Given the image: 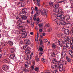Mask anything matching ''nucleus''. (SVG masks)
I'll use <instances>...</instances> for the list:
<instances>
[{
    "instance_id": "obj_1",
    "label": "nucleus",
    "mask_w": 73,
    "mask_h": 73,
    "mask_svg": "<svg viewBox=\"0 0 73 73\" xmlns=\"http://www.w3.org/2000/svg\"><path fill=\"white\" fill-rule=\"evenodd\" d=\"M65 17H64L60 19V20L58 19H56L54 21L55 22H56L58 25H64L66 24V23L64 21V20H65Z\"/></svg>"
},
{
    "instance_id": "obj_2",
    "label": "nucleus",
    "mask_w": 73,
    "mask_h": 73,
    "mask_svg": "<svg viewBox=\"0 0 73 73\" xmlns=\"http://www.w3.org/2000/svg\"><path fill=\"white\" fill-rule=\"evenodd\" d=\"M25 29H24L22 31H21V36L22 38H26L27 37V33H25Z\"/></svg>"
},
{
    "instance_id": "obj_3",
    "label": "nucleus",
    "mask_w": 73,
    "mask_h": 73,
    "mask_svg": "<svg viewBox=\"0 0 73 73\" xmlns=\"http://www.w3.org/2000/svg\"><path fill=\"white\" fill-rule=\"evenodd\" d=\"M55 42H56L57 45H58L59 44V45L61 47H62V44H61L62 43V39H59V40H57L56 39H55Z\"/></svg>"
},
{
    "instance_id": "obj_4",
    "label": "nucleus",
    "mask_w": 73,
    "mask_h": 73,
    "mask_svg": "<svg viewBox=\"0 0 73 73\" xmlns=\"http://www.w3.org/2000/svg\"><path fill=\"white\" fill-rule=\"evenodd\" d=\"M65 41H62V44L63 45H66V46L67 47V48H68L69 47H70V44L69 42H68L66 41V39L64 40Z\"/></svg>"
},
{
    "instance_id": "obj_5",
    "label": "nucleus",
    "mask_w": 73,
    "mask_h": 73,
    "mask_svg": "<svg viewBox=\"0 0 73 73\" xmlns=\"http://www.w3.org/2000/svg\"><path fill=\"white\" fill-rule=\"evenodd\" d=\"M62 29H63V31H64L65 33H64L65 34L67 35H69V30L68 29H65L64 28H62Z\"/></svg>"
},
{
    "instance_id": "obj_6",
    "label": "nucleus",
    "mask_w": 73,
    "mask_h": 73,
    "mask_svg": "<svg viewBox=\"0 0 73 73\" xmlns=\"http://www.w3.org/2000/svg\"><path fill=\"white\" fill-rule=\"evenodd\" d=\"M25 4L24 3V2H20L18 3V5H19L20 7H24L25 5Z\"/></svg>"
},
{
    "instance_id": "obj_7",
    "label": "nucleus",
    "mask_w": 73,
    "mask_h": 73,
    "mask_svg": "<svg viewBox=\"0 0 73 73\" xmlns=\"http://www.w3.org/2000/svg\"><path fill=\"white\" fill-rule=\"evenodd\" d=\"M2 68L3 70L6 71L8 70V67L6 65H4L2 67Z\"/></svg>"
},
{
    "instance_id": "obj_8",
    "label": "nucleus",
    "mask_w": 73,
    "mask_h": 73,
    "mask_svg": "<svg viewBox=\"0 0 73 73\" xmlns=\"http://www.w3.org/2000/svg\"><path fill=\"white\" fill-rule=\"evenodd\" d=\"M59 70L60 72H61L62 71H65V68L62 66V67H61V66H60L59 67Z\"/></svg>"
},
{
    "instance_id": "obj_9",
    "label": "nucleus",
    "mask_w": 73,
    "mask_h": 73,
    "mask_svg": "<svg viewBox=\"0 0 73 73\" xmlns=\"http://www.w3.org/2000/svg\"><path fill=\"white\" fill-rule=\"evenodd\" d=\"M4 61L6 62H7L8 63H11V64L12 63V61H11V60L8 58L5 59Z\"/></svg>"
},
{
    "instance_id": "obj_10",
    "label": "nucleus",
    "mask_w": 73,
    "mask_h": 73,
    "mask_svg": "<svg viewBox=\"0 0 73 73\" xmlns=\"http://www.w3.org/2000/svg\"><path fill=\"white\" fill-rule=\"evenodd\" d=\"M24 42L26 44H28V45H29L30 44H31V42H30V40H29L28 39H25L24 40Z\"/></svg>"
},
{
    "instance_id": "obj_11",
    "label": "nucleus",
    "mask_w": 73,
    "mask_h": 73,
    "mask_svg": "<svg viewBox=\"0 0 73 73\" xmlns=\"http://www.w3.org/2000/svg\"><path fill=\"white\" fill-rule=\"evenodd\" d=\"M72 40L70 42V46H68V48L70 49V47H72L73 46V38H71Z\"/></svg>"
},
{
    "instance_id": "obj_12",
    "label": "nucleus",
    "mask_w": 73,
    "mask_h": 73,
    "mask_svg": "<svg viewBox=\"0 0 73 73\" xmlns=\"http://www.w3.org/2000/svg\"><path fill=\"white\" fill-rule=\"evenodd\" d=\"M72 38H73V37H70V36H68V37H67L66 38V40H67L68 42H70L72 41Z\"/></svg>"
},
{
    "instance_id": "obj_13",
    "label": "nucleus",
    "mask_w": 73,
    "mask_h": 73,
    "mask_svg": "<svg viewBox=\"0 0 73 73\" xmlns=\"http://www.w3.org/2000/svg\"><path fill=\"white\" fill-rule=\"evenodd\" d=\"M17 28H18V29H22V30L21 31H23V30L25 29V28L23 26H20L19 25H18L17 26Z\"/></svg>"
},
{
    "instance_id": "obj_14",
    "label": "nucleus",
    "mask_w": 73,
    "mask_h": 73,
    "mask_svg": "<svg viewBox=\"0 0 73 73\" xmlns=\"http://www.w3.org/2000/svg\"><path fill=\"white\" fill-rule=\"evenodd\" d=\"M65 17L67 21H68V20L70 19V16L68 15H66Z\"/></svg>"
},
{
    "instance_id": "obj_15",
    "label": "nucleus",
    "mask_w": 73,
    "mask_h": 73,
    "mask_svg": "<svg viewBox=\"0 0 73 73\" xmlns=\"http://www.w3.org/2000/svg\"><path fill=\"white\" fill-rule=\"evenodd\" d=\"M15 57V55L14 54H11L9 56V57L11 59H13Z\"/></svg>"
},
{
    "instance_id": "obj_16",
    "label": "nucleus",
    "mask_w": 73,
    "mask_h": 73,
    "mask_svg": "<svg viewBox=\"0 0 73 73\" xmlns=\"http://www.w3.org/2000/svg\"><path fill=\"white\" fill-rule=\"evenodd\" d=\"M22 12L25 14V13H27L28 12V10L27 9L24 8L22 9Z\"/></svg>"
},
{
    "instance_id": "obj_17",
    "label": "nucleus",
    "mask_w": 73,
    "mask_h": 73,
    "mask_svg": "<svg viewBox=\"0 0 73 73\" xmlns=\"http://www.w3.org/2000/svg\"><path fill=\"white\" fill-rule=\"evenodd\" d=\"M56 10H58V12H61L62 13H64V12L62 11V9L61 8H60L59 9H57Z\"/></svg>"
},
{
    "instance_id": "obj_18",
    "label": "nucleus",
    "mask_w": 73,
    "mask_h": 73,
    "mask_svg": "<svg viewBox=\"0 0 73 73\" xmlns=\"http://www.w3.org/2000/svg\"><path fill=\"white\" fill-rule=\"evenodd\" d=\"M25 53L26 54H29L30 53V50H29V48L26 50Z\"/></svg>"
},
{
    "instance_id": "obj_19",
    "label": "nucleus",
    "mask_w": 73,
    "mask_h": 73,
    "mask_svg": "<svg viewBox=\"0 0 73 73\" xmlns=\"http://www.w3.org/2000/svg\"><path fill=\"white\" fill-rule=\"evenodd\" d=\"M67 48H68L67 46H63V49L64 50V51H65V52H66V51H67V50H68V49H67Z\"/></svg>"
},
{
    "instance_id": "obj_20",
    "label": "nucleus",
    "mask_w": 73,
    "mask_h": 73,
    "mask_svg": "<svg viewBox=\"0 0 73 73\" xmlns=\"http://www.w3.org/2000/svg\"><path fill=\"white\" fill-rule=\"evenodd\" d=\"M44 14L45 15V16L47 17V14H48V10L46 9H44Z\"/></svg>"
},
{
    "instance_id": "obj_21",
    "label": "nucleus",
    "mask_w": 73,
    "mask_h": 73,
    "mask_svg": "<svg viewBox=\"0 0 73 73\" xmlns=\"http://www.w3.org/2000/svg\"><path fill=\"white\" fill-rule=\"evenodd\" d=\"M62 57H64L65 56V55H66V54L65 53V52L63 51L62 52Z\"/></svg>"
},
{
    "instance_id": "obj_22",
    "label": "nucleus",
    "mask_w": 73,
    "mask_h": 73,
    "mask_svg": "<svg viewBox=\"0 0 73 73\" xmlns=\"http://www.w3.org/2000/svg\"><path fill=\"white\" fill-rule=\"evenodd\" d=\"M29 48L28 47V46L27 45H25L23 46V49L25 50L29 49Z\"/></svg>"
},
{
    "instance_id": "obj_23",
    "label": "nucleus",
    "mask_w": 73,
    "mask_h": 73,
    "mask_svg": "<svg viewBox=\"0 0 73 73\" xmlns=\"http://www.w3.org/2000/svg\"><path fill=\"white\" fill-rule=\"evenodd\" d=\"M66 35V34H65L64 33L62 34L61 36L62 37V38H64V39H65L66 38V37H67L65 36Z\"/></svg>"
},
{
    "instance_id": "obj_24",
    "label": "nucleus",
    "mask_w": 73,
    "mask_h": 73,
    "mask_svg": "<svg viewBox=\"0 0 73 73\" xmlns=\"http://www.w3.org/2000/svg\"><path fill=\"white\" fill-rule=\"evenodd\" d=\"M57 47V46L54 43H53L52 48L53 49H55Z\"/></svg>"
},
{
    "instance_id": "obj_25",
    "label": "nucleus",
    "mask_w": 73,
    "mask_h": 73,
    "mask_svg": "<svg viewBox=\"0 0 73 73\" xmlns=\"http://www.w3.org/2000/svg\"><path fill=\"white\" fill-rule=\"evenodd\" d=\"M40 2V0H37L36 1V4L38 5V7H40V4L39 3Z\"/></svg>"
},
{
    "instance_id": "obj_26",
    "label": "nucleus",
    "mask_w": 73,
    "mask_h": 73,
    "mask_svg": "<svg viewBox=\"0 0 73 73\" xmlns=\"http://www.w3.org/2000/svg\"><path fill=\"white\" fill-rule=\"evenodd\" d=\"M30 58L29 57V56H24V58L25 59V60H28V58Z\"/></svg>"
},
{
    "instance_id": "obj_27",
    "label": "nucleus",
    "mask_w": 73,
    "mask_h": 73,
    "mask_svg": "<svg viewBox=\"0 0 73 73\" xmlns=\"http://www.w3.org/2000/svg\"><path fill=\"white\" fill-rule=\"evenodd\" d=\"M10 51L11 53H14L15 52V49L13 48H11L10 49Z\"/></svg>"
},
{
    "instance_id": "obj_28",
    "label": "nucleus",
    "mask_w": 73,
    "mask_h": 73,
    "mask_svg": "<svg viewBox=\"0 0 73 73\" xmlns=\"http://www.w3.org/2000/svg\"><path fill=\"white\" fill-rule=\"evenodd\" d=\"M8 43L9 44V45H13V42L11 41H8Z\"/></svg>"
},
{
    "instance_id": "obj_29",
    "label": "nucleus",
    "mask_w": 73,
    "mask_h": 73,
    "mask_svg": "<svg viewBox=\"0 0 73 73\" xmlns=\"http://www.w3.org/2000/svg\"><path fill=\"white\" fill-rule=\"evenodd\" d=\"M66 59L68 62H70L71 61V59L68 58L67 56L66 57Z\"/></svg>"
},
{
    "instance_id": "obj_30",
    "label": "nucleus",
    "mask_w": 73,
    "mask_h": 73,
    "mask_svg": "<svg viewBox=\"0 0 73 73\" xmlns=\"http://www.w3.org/2000/svg\"><path fill=\"white\" fill-rule=\"evenodd\" d=\"M25 65L26 67H28L29 66V63L28 62H26L25 63Z\"/></svg>"
},
{
    "instance_id": "obj_31",
    "label": "nucleus",
    "mask_w": 73,
    "mask_h": 73,
    "mask_svg": "<svg viewBox=\"0 0 73 73\" xmlns=\"http://www.w3.org/2000/svg\"><path fill=\"white\" fill-rule=\"evenodd\" d=\"M15 33L16 34H17L18 35H19V34H21V31H20V32L18 30H17L15 31Z\"/></svg>"
},
{
    "instance_id": "obj_32",
    "label": "nucleus",
    "mask_w": 73,
    "mask_h": 73,
    "mask_svg": "<svg viewBox=\"0 0 73 73\" xmlns=\"http://www.w3.org/2000/svg\"><path fill=\"white\" fill-rule=\"evenodd\" d=\"M22 18L23 20H25L27 19V17L26 16H23L22 17Z\"/></svg>"
},
{
    "instance_id": "obj_33",
    "label": "nucleus",
    "mask_w": 73,
    "mask_h": 73,
    "mask_svg": "<svg viewBox=\"0 0 73 73\" xmlns=\"http://www.w3.org/2000/svg\"><path fill=\"white\" fill-rule=\"evenodd\" d=\"M23 70L25 72H29V70L25 68H24Z\"/></svg>"
},
{
    "instance_id": "obj_34",
    "label": "nucleus",
    "mask_w": 73,
    "mask_h": 73,
    "mask_svg": "<svg viewBox=\"0 0 73 73\" xmlns=\"http://www.w3.org/2000/svg\"><path fill=\"white\" fill-rule=\"evenodd\" d=\"M6 42H3L2 44V46H5L6 45Z\"/></svg>"
},
{
    "instance_id": "obj_35",
    "label": "nucleus",
    "mask_w": 73,
    "mask_h": 73,
    "mask_svg": "<svg viewBox=\"0 0 73 73\" xmlns=\"http://www.w3.org/2000/svg\"><path fill=\"white\" fill-rule=\"evenodd\" d=\"M22 21H21L18 20L17 22V23L18 24H19V25H20V24H22Z\"/></svg>"
},
{
    "instance_id": "obj_36",
    "label": "nucleus",
    "mask_w": 73,
    "mask_h": 73,
    "mask_svg": "<svg viewBox=\"0 0 73 73\" xmlns=\"http://www.w3.org/2000/svg\"><path fill=\"white\" fill-rule=\"evenodd\" d=\"M24 14H25L23 11L22 12H21L19 13V15L21 16H24Z\"/></svg>"
},
{
    "instance_id": "obj_37",
    "label": "nucleus",
    "mask_w": 73,
    "mask_h": 73,
    "mask_svg": "<svg viewBox=\"0 0 73 73\" xmlns=\"http://www.w3.org/2000/svg\"><path fill=\"white\" fill-rule=\"evenodd\" d=\"M51 54L52 56V57H54V56H55V54H54V52H51Z\"/></svg>"
},
{
    "instance_id": "obj_38",
    "label": "nucleus",
    "mask_w": 73,
    "mask_h": 73,
    "mask_svg": "<svg viewBox=\"0 0 73 73\" xmlns=\"http://www.w3.org/2000/svg\"><path fill=\"white\" fill-rule=\"evenodd\" d=\"M40 12L41 15H44V12H43V11L42 10H40Z\"/></svg>"
},
{
    "instance_id": "obj_39",
    "label": "nucleus",
    "mask_w": 73,
    "mask_h": 73,
    "mask_svg": "<svg viewBox=\"0 0 73 73\" xmlns=\"http://www.w3.org/2000/svg\"><path fill=\"white\" fill-rule=\"evenodd\" d=\"M49 4L50 7H53V3L52 2L49 3Z\"/></svg>"
},
{
    "instance_id": "obj_40",
    "label": "nucleus",
    "mask_w": 73,
    "mask_h": 73,
    "mask_svg": "<svg viewBox=\"0 0 73 73\" xmlns=\"http://www.w3.org/2000/svg\"><path fill=\"white\" fill-rule=\"evenodd\" d=\"M59 4H56V5H54V7H56V8H58V7H59Z\"/></svg>"
},
{
    "instance_id": "obj_41",
    "label": "nucleus",
    "mask_w": 73,
    "mask_h": 73,
    "mask_svg": "<svg viewBox=\"0 0 73 73\" xmlns=\"http://www.w3.org/2000/svg\"><path fill=\"white\" fill-rule=\"evenodd\" d=\"M69 53L70 55H72V54H71L73 53V51H72V50H70L69 51Z\"/></svg>"
},
{
    "instance_id": "obj_42",
    "label": "nucleus",
    "mask_w": 73,
    "mask_h": 73,
    "mask_svg": "<svg viewBox=\"0 0 73 73\" xmlns=\"http://www.w3.org/2000/svg\"><path fill=\"white\" fill-rule=\"evenodd\" d=\"M53 73H58V71H57V70H54L53 72Z\"/></svg>"
},
{
    "instance_id": "obj_43",
    "label": "nucleus",
    "mask_w": 73,
    "mask_h": 73,
    "mask_svg": "<svg viewBox=\"0 0 73 73\" xmlns=\"http://www.w3.org/2000/svg\"><path fill=\"white\" fill-rule=\"evenodd\" d=\"M39 40L40 41V45H42V41L41 40V39H39Z\"/></svg>"
},
{
    "instance_id": "obj_44",
    "label": "nucleus",
    "mask_w": 73,
    "mask_h": 73,
    "mask_svg": "<svg viewBox=\"0 0 73 73\" xmlns=\"http://www.w3.org/2000/svg\"><path fill=\"white\" fill-rule=\"evenodd\" d=\"M61 62H62V61H57L56 62L58 63V64H59V65H61Z\"/></svg>"
},
{
    "instance_id": "obj_45",
    "label": "nucleus",
    "mask_w": 73,
    "mask_h": 73,
    "mask_svg": "<svg viewBox=\"0 0 73 73\" xmlns=\"http://www.w3.org/2000/svg\"><path fill=\"white\" fill-rule=\"evenodd\" d=\"M38 26L40 28L41 27H43V24L40 23L38 25Z\"/></svg>"
},
{
    "instance_id": "obj_46",
    "label": "nucleus",
    "mask_w": 73,
    "mask_h": 73,
    "mask_svg": "<svg viewBox=\"0 0 73 73\" xmlns=\"http://www.w3.org/2000/svg\"><path fill=\"white\" fill-rule=\"evenodd\" d=\"M35 8L36 12L37 13V12H38V9L37 8V7H35Z\"/></svg>"
},
{
    "instance_id": "obj_47",
    "label": "nucleus",
    "mask_w": 73,
    "mask_h": 73,
    "mask_svg": "<svg viewBox=\"0 0 73 73\" xmlns=\"http://www.w3.org/2000/svg\"><path fill=\"white\" fill-rule=\"evenodd\" d=\"M33 19L34 21H36V15H34Z\"/></svg>"
},
{
    "instance_id": "obj_48",
    "label": "nucleus",
    "mask_w": 73,
    "mask_h": 73,
    "mask_svg": "<svg viewBox=\"0 0 73 73\" xmlns=\"http://www.w3.org/2000/svg\"><path fill=\"white\" fill-rule=\"evenodd\" d=\"M33 52L31 53V55L29 56V57H30V58H32V56H33Z\"/></svg>"
},
{
    "instance_id": "obj_49",
    "label": "nucleus",
    "mask_w": 73,
    "mask_h": 73,
    "mask_svg": "<svg viewBox=\"0 0 73 73\" xmlns=\"http://www.w3.org/2000/svg\"><path fill=\"white\" fill-rule=\"evenodd\" d=\"M41 60V61H43V62H44V63L46 62V61H45V59H44V58H42Z\"/></svg>"
},
{
    "instance_id": "obj_50",
    "label": "nucleus",
    "mask_w": 73,
    "mask_h": 73,
    "mask_svg": "<svg viewBox=\"0 0 73 73\" xmlns=\"http://www.w3.org/2000/svg\"><path fill=\"white\" fill-rule=\"evenodd\" d=\"M39 49L40 52H42V51H43V49H42V47H40Z\"/></svg>"
},
{
    "instance_id": "obj_51",
    "label": "nucleus",
    "mask_w": 73,
    "mask_h": 73,
    "mask_svg": "<svg viewBox=\"0 0 73 73\" xmlns=\"http://www.w3.org/2000/svg\"><path fill=\"white\" fill-rule=\"evenodd\" d=\"M35 70L36 71H38V68L37 67L35 68Z\"/></svg>"
},
{
    "instance_id": "obj_52",
    "label": "nucleus",
    "mask_w": 73,
    "mask_h": 73,
    "mask_svg": "<svg viewBox=\"0 0 73 73\" xmlns=\"http://www.w3.org/2000/svg\"><path fill=\"white\" fill-rule=\"evenodd\" d=\"M29 2H31V1H32V0H27V3L29 4V3H30V2H29Z\"/></svg>"
},
{
    "instance_id": "obj_53",
    "label": "nucleus",
    "mask_w": 73,
    "mask_h": 73,
    "mask_svg": "<svg viewBox=\"0 0 73 73\" xmlns=\"http://www.w3.org/2000/svg\"><path fill=\"white\" fill-rule=\"evenodd\" d=\"M31 68L32 69V70H33V69H34V66H31Z\"/></svg>"
},
{
    "instance_id": "obj_54",
    "label": "nucleus",
    "mask_w": 73,
    "mask_h": 73,
    "mask_svg": "<svg viewBox=\"0 0 73 73\" xmlns=\"http://www.w3.org/2000/svg\"><path fill=\"white\" fill-rule=\"evenodd\" d=\"M16 19L17 20H20V18L18 17H16Z\"/></svg>"
},
{
    "instance_id": "obj_55",
    "label": "nucleus",
    "mask_w": 73,
    "mask_h": 73,
    "mask_svg": "<svg viewBox=\"0 0 73 73\" xmlns=\"http://www.w3.org/2000/svg\"><path fill=\"white\" fill-rule=\"evenodd\" d=\"M65 1L64 0H63L62 1H60L59 2V3H63V2H64Z\"/></svg>"
},
{
    "instance_id": "obj_56",
    "label": "nucleus",
    "mask_w": 73,
    "mask_h": 73,
    "mask_svg": "<svg viewBox=\"0 0 73 73\" xmlns=\"http://www.w3.org/2000/svg\"><path fill=\"white\" fill-rule=\"evenodd\" d=\"M52 30V29H48V32H50Z\"/></svg>"
},
{
    "instance_id": "obj_57",
    "label": "nucleus",
    "mask_w": 73,
    "mask_h": 73,
    "mask_svg": "<svg viewBox=\"0 0 73 73\" xmlns=\"http://www.w3.org/2000/svg\"><path fill=\"white\" fill-rule=\"evenodd\" d=\"M51 67L52 68V69H54V66L52 65L51 66Z\"/></svg>"
},
{
    "instance_id": "obj_58",
    "label": "nucleus",
    "mask_w": 73,
    "mask_h": 73,
    "mask_svg": "<svg viewBox=\"0 0 73 73\" xmlns=\"http://www.w3.org/2000/svg\"><path fill=\"white\" fill-rule=\"evenodd\" d=\"M40 55V56H42V54L43 53L42 52H40L39 53Z\"/></svg>"
},
{
    "instance_id": "obj_59",
    "label": "nucleus",
    "mask_w": 73,
    "mask_h": 73,
    "mask_svg": "<svg viewBox=\"0 0 73 73\" xmlns=\"http://www.w3.org/2000/svg\"><path fill=\"white\" fill-rule=\"evenodd\" d=\"M40 21V19H39V18H38L36 19V21Z\"/></svg>"
},
{
    "instance_id": "obj_60",
    "label": "nucleus",
    "mask_w": 73,
    "mask_h": 73,
    "mask_svg": "<svg viewBox=\"0 0 73 73\" xmlns=\"http://www.w3.org/2000/svg\"><path fill=\"white\" fill-rule=\"evenodd\" d=\"M20 42L21 44H23V41L21 40V41Z\"/></svg>"
},
{
    "instance_id": "obj_61",
    "label": "nucleus",
    "mask_w": 73,
    "mask_h": 73,
    "mask_svg": "<svg viewBox=\"0 0 73 73\" xmlns=\"http://www.w3.org/2000/svg\"><path fill=\"white\" fill-rule=\"evenodd\" d=\"M35 15H36V16H38V13H37Z\"/></svg>"
},
{
    "instance_id": "obj_62",
    "label": "nucleus",
    "mask_w": 73,
    "mask_h": 73,
    "mask_svg": "<svg viewBox=\"0 0 73 73\" xmlns=\"http://www.w3.org/2000/svg\"><path fill=\"white\" fill-rule=\"evenodd\" d=\"M42 31V29H39V32H41Z\"/></svg>"
},
{
    "instance_id": "obj_63",
    "label": "nucleus",
    "mask_w": 73,
    "mask_h": 73,
    "mask_svg": "<svg viewBox=\"0 0 73 73\" xmlns=\"http://www.w3.org/2000/svg\"><path fill=\"white\" fill-rule=\"evenodd\" d=\"M42 35L43 36H44L45 35V33H43L42 34Z\"/></svg>"
},
{
    "instance_id": "obj_64",
    "label": "nucleus",
    "mask_w": 73,
    "mask_h": 73,
    "mask_svg": "<svg viewBox=\"0 0 73 73\" xmlns=\"http://www.w3.org/2000/svg\"><path fill=\"white\" fill-rule=\"evenodd\" d=\"M45 73H50L49 72H48V71H46V72H45Z\"/></svg>"
}]
</instances>
